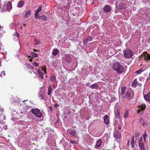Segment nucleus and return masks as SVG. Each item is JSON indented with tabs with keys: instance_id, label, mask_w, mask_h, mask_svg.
<instances>
[{
	"instance_id": "a18cd8bd",
	"label": "nucleus",
	"mask_w": 150,
	"mask_h": 150,
	"mask_svg": "<svg viewBox=\"0 0 150 150\" xmlns=\"http://www.w3.org/2000/svg\"><path fill=\"white\" fill-rule=\"evenodd\" d=\"M71 143L73 144H76V142L75 141H74L72 140H71Z\"/></svg>"
},
{
	"instance_id": "2f4dec72",
	"label": "nucleus",
	"mask_w": 150,
	"mask_h": 150,
	"mask_svg": "<svg viewBox=\"0 0 150 150\" xmlns=\"http://www.w3.org/2000/svg\"><path fill=\"white\" fill-rule=\"evenodd\" d=\"M52 88L51 86L49 87L48 88V94L49 95H50L52 93Z\"/></svg>"
},
{
	"instance_id": "052dcab7",
	"label": "nucleus",
	"mask_w": 150,
	"mask_h": 150,
	"mask_svg": "<svg viewBox=\"0 0 150 150\" xmlns=\"http://www.w3.org/2000/svg\"><path fill=\"white\" fill-rule=\"evenodd\" d=\"M139 139H140V140H142V137H140Z\"/></svg>"
},
{
	"instance_id": "f03ea898",
	"label": "nucleus",
	"mask_w": 150,
	"mask_h": 150,
	"mask_svg": "<svg viewBox=\"0 0 150 150\" xmlns=\"http://www.w3.org/2000/svg\"><path fill=\"white\" fill-rule=\"evenodd\" d=\"M123 54L125 58H128L133 56V53L130 50L128 49L123 51Z\"/></svg>"
},
{
	"instance_id": "4c0bfd02",
	"label": "nucleus",
	"mask_w": 150,
	"mask_h": 150,
	"mask_svg": "<svg viewBox=\"0 0 150 150\" xmlns=\"http://www.w3.org/2000/svg\"><path fill=\"white\" fill-rule=\"evenodd\" d=\"M135 142H131V147L133 149L135 148Z\"/></svg>"
},
{
	"instance_id": "e433bc0d",
	"label": "nucleus",
	"mask_w": 150,
	"mask_h": 150,
	"mask_svg": "<svg viewBox=\"0 0 150 150\" xmlns=\"http://www.w3.org/2000/svg\"><path fill=\"white\" fill-rule=\"evenodd\" d=\"M140 133L138 132H136L135 134V137H139Z\"/></svg>"
},
{
	"instance_id": "f8f14e48",
	"label": "nucleus",
	"mask_w": 150,
	"mask_h": 150,
	"mask_svg": "<svg viewBox=\"0 0 150 150\" xmlns=\"http://www.w3.org/2000/svg\"><path fill=\"white\" fill-rule=\"evenodd\" d=\"M104 122L107 125H108L110 123L109 117L107 115H105L104 117Z\"/></svg>"
},
{
	"instance_id": "5701e85b",
	"label": "nucleus",
	"mask_w": 150,
	"mask_h": 150,
	"mask_svg": "<svg viewBox=\"0 0 150 150\" xmlns=\"http://www.w3.org/2000/svg\"><path fill=\"white\" fill-rule=\"evenodd\" d=\"M50 80L52 82H55L56 81V79L55 76L54 75H52L50 76Z\"/></svg>"
},
{
	"instance_id": "393cba45",
	"label": "nucleus",
	"mask_w": 150,
	"mask_h": 150,
	"mask_svg": "<svg viewBox=\"0 0 150 150\" xmlns=\"http://www.w3.org/2000/svg\"><path fill=\"white\" fill-rule=\"evenodd\" d=\"M38 19H42L44 21H45L47 19V17L45 15H42L40 16H38Z\"/></svg>"
},
{
	"instance_id": "0eeeda50",
	"label": "nucleus",
	"mask_w": 150,
	"mask_h": 150,
	"mask_svg": "<svg viewBox=\"0 0 150 150\" xmlns=\"http://www.w3.org/2000/svg\"><path fill=\"white\" fill-rule=\"evenodd\" d=\"M67 132L71 135L72 137H74L76 136V131L75 129H68L67 130Z\"/></svg>"
},
{
	"instance_id": "cd10ccee",
	"label": "nucleus",
	"mask_w": 150,
	"mask_h": 150,
	"mask_svg": "<svg viewBox=\"0 0 150 150\" xmlns=\"http://www.w3.org/2000/svg\"><path fill=\"white\" fill-rule=\"evenodd\" d=\"M145 107L146 106L145 105V104H142L140 106H139V109L138 110V111L140 110H144L145 108Z\"/></svg>"
},
{
	"instance_id": "37998d69",
	"label": "nucleus",
	"mask_w": 150,
	"mask_h": 150,
	"mask_svg": "<svg viewBox=\"0 0 150 150\" xmlns=\"http://www.w3.org/2000/svg\"><path fill=\"white\" fill-rule=\"evenodd\" d=\"M14 35L16 36L18 38L19 37V34L16 32L14 34Z\"/></svg>"
},
{
	"instance_id": "4be33fe9",
	"label": "nucleus",
	"mask_w": 150,
	"mask_h": 150,
	"mask_svg": "<svg viewBox=\"0 0 150 150\" xmlns=\"http://www.w3.org/2000/svg\"><path fill=\"white\" fill-rule=\"evenodd\" d=\"M39 94L40 95L39 97L40 99L41 100L44 99V97L45 96V93H40Z\"/></svg>"
},
{
	"instance_id": "a878e982",
	"label": "nucleus",
	"mask_w": 150,
	"mask_h": 150,
	"mask_svg": "<svg viewBox=\"0 0 150 150\" xmlns=\"http://www.w3.org/2000/svg\"><path fill=\"white\" fill-rule=\"evenodd\" d=\"M145 68L144 69V67L142 68L135 71V73H137V74H140L142 72H143L144 70H145Z\"/></svg>"
},
{
	"instance_id": "7c9ffc66",
	"label": "nucleus",
	"mask_w": 150,
	"mask_h": 150,
	"mask_svg": "<svg viewBox=\"0 0 150 150\" xmlns=\"http://www.w3.org/2000/svg\"><path fill=\"white\" fill-rule=\"evenodd\" d=\"M54 132V131L51 128H47L45 130V132L47 133L49 132Z\"/></svg>"
},
{
	"instance_id": "0e129e2a",
	"label": "nucleus",
	"mask_w": 150,
	"mask_h": 150,
	"mask_svg": "<svg viewBox=\"0 0 150 150\" xmlns=\"http://www.w3.org/2000/svg\"><path fill=\"white\" fill-rule=\"evenodd\" d=\"M54 68L55 69L56 68V67L57 66H54Z\"/></svg>"
},
{
	"instance_id": "7ed1b4c3",
	"label": "nucleus",
	"mask_w": 150,
	"mask_h": 150,
	"mask_svg": "<svg viewBox=\"0 0 150 150\" xmlns=\"http://www.w3.org/2000/svg\"><path fill=\"white\" fill-rule=\"evenodd\" d=\"M45 66H43L41 67L42 71L38 69V74L39 75L40 77L42 79H43V75L46 74V69L45 68Z\"/></svg>"
},
{
	"instance_id": "3c124183",
	"label": "nucleus",
	"mask_w": 150,
	"mask_h": 150,
	"mask_svg": "<svg viewBox=\"0 0 150 150\" xmlns=\"http://www.w3.org/2000/svg\"><path fill=\"white\" fill-rule=\"evenodd\" d=\"M54 106L55 107H56L57 106H59V104H57V103L54 104Z\"/></svg>"
},
{
	"instance_id": "bf43d9fd",
	"label": "nucleus",
	"mask_w": 150,
	"mask_h": 150,
	"mask_svg": "<svg viewBox=\"0 0 150 150\" xmlns=\"http://www.w3.org/2000/svg\"><path fill=\"white\" fill-rule=\"evenodd\" d=\"M32 60V59H29V61H30V62H31Z\"/></svg>"
},
{
	"instance_id": "6e6552de",
	"label": "nucleus",
	"mask_w": 150,
	"mask_h": 150,
	"mask_svg": "<svg viewBox=\"0 0 150 150\" xmlns=\"http://www.w3.org/2000/svg\"><path fill=\"white\" fill-rule=\"evenodd\" d=\"M112 9V7L106 4L103 8V11L106 12H110Z\"/></svg>"
},
{
	"instance_id": "72a5a7b5",
	"label": "nucleus",
	"mask_w": 150,
	"mask_h": 150,
	"mask_svg": "<svg viewBox=\"0 0 150 150\" xmlns=\"http://www.w3.org/2000/svg\"><path fill=\"white\" fill-rule=\"evenodd\" d=\"M144 98L148 102H150V98L148 97V96L146 95L145 94L144 95Z\"/></svg>"
},
{
	"instance_id": "4468645a",
	"label": "nucleus",
	"mask_w": 150,
	"mask_h": 150,
	"mask_svg": "<svg viewBox=\"0 0 150 150\" xmlns=\"http://www.w3.org/2000/svg\"><path fill=\"white\" fill-rule=\"evenodd\" d=\"M139 145L141 150H145L144 144L143 142H140L139 143Z\"/></svg>"
},
{
	"instance_id": "49530a36",
	"label": "nucleus",
	"mask_w": 150,
	"mask_h": 150,
	"mask_svg": "<svg viewBox=\"0 0 150 150\" xmlns=\"http://www.w3.org/2000/svg\"><path fill=\"white\" fill-rule=\"evenodd\" d=\"M1 75H3L4 76H5V72L4 71H2L1 72Z\"/></svg>"
},
{
	"instance_id": "a19ab883",
	"label": "nucleus",
	"mask_w": 150,
	"mask_h": 150,
	"mask_svg": "<svg viewBox=\"0 0 150 150\" xmlns=\"http://www.w3.org/2000/svg\"><path fill=\"white\" fill-rule=\"evenodd\" d=\"M112 66H120V64L118 62H115L114 63Z\"/></svg>"
},
{
	"instance_id": "6ab92c4d",
	"label": "nucleus",
	"mask_w": 150,
	"mask_h": 150,
	"mask_svg": "<svg viewBox=\"0 0 150 150\" xmlns=\"http://www.w3.org/2000/svg\"><path fill=\"white\" fill-rule=\"evenodd\" d=\"M31 13V12L29 10L28 11H27L25 12V15H24V16L26 18H28L30 17V14Z\"/></svg>"
},
{
	"instance_id": "9b49d317",
	"label": "nucleus",
	"mask_w": 150,
	"mask_h": 150,
	"mask_svg": "<svg viewBox=\"0 0 150 150\" xmlns=\"http://www.w3.org/2000/svg\"><path fill=\"white\" fill-rule=\"evenodd\" d=\"M43 115L40 111V110L38 109V121H41L43 119Z\"/></svg>"
},
{
	"instance_id": "ddd939ff",
	"label": "nucleus",
	"mask_w": 150,
	"mask_h": 150,
	"mask_svg": "<svg viewBox=\"0 0 150 150\" xmlns=\"http://www.w3.org/2000/svg\"><path fill=\"white\" fill-rule=\"evenodd\" d=\"M114 112L115 116V117L117 118H119L120 117V112L117 109H115Z\"/></svg>"
},
{
	"instance_id": "79ce46f5",
	"label": "nucleus",
	"mask_w": 150,
	"mask_h": 150,
	"mask_svg": "<svg viewBox=\"0 0 150 150\" xmlns=\"http://www.w3.org/2000/svg\"><path fill=\"white\" fill-rule=\"evenodd\" d=\"M134 136L133 135L132 138V140L131 142H135L134 140Z\"/></svg>"
},
{
	"instance_id": "69168bd1",
	"label": "nucleus",
	"mask_w": 150,
	"mask_h": 150,
	"mask_svg": "<svg viewBox=\"0 0 150 150\" xmlns=\"http://www.w3.org/2000/svg\"><path fill=\"white\" fill-rule=\"evenodd\" d=\"M102 150H108V149H106V150H105V149H102Z\"/></svg>"
},
{
	"instance_id": "c756f323",
	"label": "nucleus",
	"mask_w": 150,
	"mask_h": 150,
	"mask_svg": "<svg viewBox=\"0 0 150 150\" xmlns=\"http://www.w3.org/2000/svg\"><path fill=\"white\" fill-rule=\"evenodd\" d=\"M71 147L70 145L67 144L66 146H64V150H71Z\"/></svg>"
},
{
	"instance_id": "412c9836",
	"label": "nucleus",
	"mask_w": 150,
	"mask_h": 150,
	"mask_svg": "<svg viewBox=\"0 0 150 150\" xmlns=\"http://www.w3.org/2000/svg\"><path fill=\"white\" fill-rule=\"evenodd\" d=\"M138 85L139 83L137 81V79H135L132 82V85L134 87H136Z\"/></svg>"
},
{
	"instance_id": "b1692460",
	"label": "nucleus",
	"mask_w": 150,
	"mask_h": 150,
	"mask_svg": "<svg viewBox=\"0 0 150 150\" xmlns=\"http://www.w3.org/2000/svg\"><path fill=\"white\" fill-rule=\"evenodd\" d=\"M31 111L32 113L35 115L37 117H38V109H32Z\"/></svg>"
},
{
	"instance_id": "dca6fc26",
	"label": "nucleus",
	"mask_w": 150,
	"mask_h": 150,
	"mask_svg": "<svg viewBox=\"0 0 150 150\" xmlns=\"http://www.w3.org/2000/svg\"><path fill=\"white\" fill-rule=\"evenodd\" d=\"M59 52V50H58L57 49L54 48L53 50L52 54V55L54 56H56L57 54Z\"/></svg>"
},
{
	"instance_id": "c9c22d12",
	"label": "nucleus",
	"mask_w": 150,
	"mask_h": 150,
	"mask_svg": "<svg viewBox=\"0 0 150 150\" xmlns=\"http://www.w3.org/2000/svg\"><path fill=\"white\" fill-rule=\"evenodd\" d=\"M31 54L33 57H38V54L36 53L33 52H31Z\"/></svg>"
},
{
	"instance_id": "c85d7f7f",
	"label": "nucleus",
	"mask_w": 150,
	"mask_h": 150,
	"mask_svg": "<svg viewBox=\"0 0 150 150\" xmlns=\"http://www.w3.org/2000/svg\"><path fill=\"white\" fill-rule=\"evenodd\" d=\"M92 37L90 36H88L86 39H85L84 40V43H85V42H88V41H91L92 39Z\"/></svg>"
},
{
	"instance_id": "e2e57ef3",
	"label": "nucleus",
	"mask_w": 150,
	"mask_h": 150,
	"mask_svg": "<svg viewBox=\"0 0 150 150\" xmlns=\"http://www.w3.org/2000/svg\"><path fill=\"white\" fill-rule=\"evenodd\" d=\"M33 72H34V73H38V71H36L35 72L34 71H33Z\"/></svg>"
},
{
	"instance_id": "09e8293b",
	"label": "nucleus",
	"mask_w": 150,
	"mask_h": 150,
	"mask_svg": "<svg viewBox=\"0 0 150 150\" xmlns=\"http://www.w3.org/2000/svg\"><path fill=\"white\" fill-rule=\"evenodd\" d=\"M118 9L116 8V10H115V13H117L119 12V11L118 10Z\"/></svg>"
},
{
	"instance_id": "13d9d810",
	"label": "nucleus",
	"mask_w": 150,
	"mask_h": 150,
	"mask_svg": "<svg viewBox=\"0 0 150 150\" xmlns=\"http://www.w3.org/2000/svg\"><path fill=\"white\" fill-rule=\"evenodd\" d=\"M28 67H28L30 69H32L33 68V66H28Z\"/></svg>"
},
{
	"instance_id": "4d7b16f0",
	"label": "nucleus",
	"mask_w": 150,
	"mask_h": 150,
	"mask_svg": "<svg viewBox=\"0 0 150 150\" xmlns=\"http://www.w3.org/2000/svg\"><path fill=\"white\" fill-rule=\"evenodd\" d=\"M56 116L58 118H59V113H57L56 114Z\"/></svg>"
},
{
	"instance_id": "423d86ee",
	"label": "nucleus",
	"mask_w": 150,
	"mask_h": 150,
	"mask_svg": "<svg viewBox=\"0 0 150 150\" xmlns=\"http://www.w3.org/2000/svg\"><path fill=\"white\" fill-rule=\"evenodd\" d=\"M63 60L65 63H69L71 62V59L69 55L66 54V55H64Z\"/></svg>"
},
{
	"instance_id": "a211bd4d",
	"label": "nucleus",
	"mask_w": 150,
	"mask_h": 150,
	"mask_svg": "<svg viewBox=\"0 0 150 150\" xmlns=\"http://www.w3.org/2000/svg\"><path fill=\"white\" fill-rule=\"evenodd\" d=\"M92 89H97L98 88L99 86L97 83H95L90 86Z\"/></svg>"
},
{
	"instance_id": "58836bf2",
	"label": "nucleus",
	"mask_w": 150,
	"mask_h": 150,
	"mask_svg": "<svg viewBox=\"0 0 150 150\" xmlns=\"http://www.w3.org/2000/svg\"><path fill=\"white\" fill-rule=\"evenodd\" d=\"M35 18L36 19L38 18V10L35 11Z\"/></svg>"
},
{
	"instance_id": "39448f33",
	"label": "nucleus",
	"mask_w": 150,
	"mask_h": 150,
	"mask_svg": "<svg viewBox=\"0 0 150 150\" xmlns=\"http://www.w3.org/2000/svg\"><path fill=\"white\" fill-rule=\"evenodd\" d=\"M134 96V93L131 90L127 91L125 93V96L130 99L132 98Z\"/></svg>"
},
{
	"instance_id": "774afa93",
	"label": "nucleus",
	"mask_w": 150,
	"mask_h": 150,
	"mask_svg": "<svg viewBox=\"0 0 150 150\" xmlns=\"http://www.w3.org/2000/svg\"><path fill=\"white\" fill-rule=\"evenodd\" d=\"M24 26H26V25L25 24H24Z\"/></svg>"
},
{
	"instance_id": "ea45409f",
	"label": "nucleus",
	"mask_w": 150,
	"mask_h": 150,
	"mask_svg": "<svg viewBox=\"0 0 150 150\" xmlns=\"http://www.w3.org/2000/svg\"><path fill=\"white\" fill-rule=\"evenodd\" d=\"M42 8V6H39V8H38V13L41 11Z\"/></svg>"
},
{
	"instance_id": "1a4fd4ad",
	"label": "nucleus",
	"mask_w": 150,
	"mask_h": 150,
	"mask_svg": "<svg viewBox=\"0 0 150 150\" xmlns=\"http://www.w3.org/2000/svg\"><path fill=\"white\" fill-rule=\"evenodd\" d=\"M141 57L142 58L147 61L149 60H150V55L148 54L146 52L144 53L143 55H142Z\"/></svg>"
},
{
	"instance_id": "2eb2a0df",
	"label": "nucleus",
	"mask_w": 150,
	"mask_h": 150,
	"mask_svg": "<svg viewBox=\"0 0 150 150\" xmlns=\"http://www.w3.org/2000/svg\"><path fill=\"white\" fill-rule=\"evenodd\" d=\"M25 1L23 0L20 1L17 5V7L18 8H21L25 4Z\"/></svg>"
},
{
	"instance_id": "8fccbe9b",
	"label": "nucleus",
	"mask_w": 150,
	"mask_h": 150,
	"mask_svg": "<svg viewBox=\"0 0 150 150\" xmlns=\"http://www.w3.org/2000/svg\"><path fill=\"white\" fill-rule=\"evenodd\" d=\"M146 95H147L148 96V97H149L150 98V92L148 93Z\"/></svg>"
},
{
	"instance_id": "f704fd0d",
	"label": "nucleus",
	"mask_w": 150,
	"mask_h": 150,
	"mask_svg": "<svg viewBox=\"0 0 150 150\" xmlns=\"http://www.w3.org/2000/svg\"><path fill=\"white\" fill-rule=\"evenodd\" d=\"M40 93H45V87L44 86H43L41 87L40 88Z\"/></svg>"
},
{
	"instance_id": "c03bdc74",
	"label": "nucleus",
	"mask_w": 150,
	"mask_h": 150,
	"mask_svg": "<svg viewBox=\"0 0 150 150\" xmlns=\"http://www.w3.org/2000/svg\"><path fill=\"white\" fill-rule=\"evenodd\" d=\"M146 133H145V134H144L143 135V138H144V139L145 141V140H146Z\"/></svg>"
},
{
	"instance_id": "5fc2aeb1",
	"label": "nucleus",
	"mask_w": 150,
	"mask_h": 150,
	"mask_svg": "<svg viewBox=\"0 0 150 150\" xmlns=\"http://www.w3.org/2000/svg\"><path fill=\"white\" fill-rule=\"evenodd\" d=\"M59 121V118H58V119H57V121H56V122H55V123L57 124V123H58Z\"/></svg>"
},
{
	"instance_id": "680f3d73",
	"label": "nucleus",
	"mask_w": 150,
	"mask_h": 150,
	"mask_svg": "<svg viewBox=\"0 0 150 150\" xmlns=\"http://www.w3.org/2000/svg\"><path fill=\"white\" fill-rule=\"evenodd\" d=\"M33 51H34V52H36L37 51V50L36 49H34L33 50Z\"/></svg>"
},
{
	"instance_id": "473e14b6",
	"label": "nucleus",
	"mask_w": 150,
	"mask_h": 150,
	"mask_svg": "<svg viewBox=\"0 0 150 150\" xmlns=\"http://www.w3.org/2000/svg\"><path fill=\"white\" fill-rule=\"evenodd\" d=\"M129 111L128 110H126L124 114V117L126 118L128 117L129 115Z\"/></svg>"
},
{
	"instance_id": "603ef678",
	"label": "nucleus",
	"mask_w": 150,
	"mask_h": 150,
	"mask_svg": "<svg viewBox=\"0 0 150 150\" xmlns=\"http://www.w3.org/2000/svg\"><path fill=\"white\" fill-rule=\"evenodd\" d=\"M34 39V41H36V42H35V44H38V41H37L36 39V38H35Z\"/></svg>"
},
{
	"instance_id": "aec40b11",
	"label": "nucleus",
	"mask_w": 150,
	"mask_h": 150,
	"mask_svg": "<svg viewBox=\"0 0 150 150\" xmlns=\"http://www.w3.org/2000/svg\"><path fill=\"white\" fill-rule=\"evenodd\" d=\"M6 9L8 10H9L12 9L11 3L10 1H8L6 5Z\"/></svg>"
},
{
	"instance_id": "6e6d98bb",
	"label": "nucleus",
	"mask_w": 150,
	"mask_h": 150,
	"mask_svg": "<svg viewBox=\"0 0 150 150\" xmlns=\"http://www.w3.org/2000/svg\"><path fill=\"white\" fill-rule=\"evenodd\" d=\"M90 84L89 83H88L86 84V86H88Z\"/></svg>"
},
{
	"instance_id": "864d4df0",
	"label": "nucleus",
	"mask_w": 150,
	"mask_h": 150,
	"mask_svg": "<svg viewBox=\"0 0 150 150\" xmlns=\"http://www.w3.org/2000/svg\"><path fill=\"white\" fill-rule=\"evenodd\" d=\"M121 129V126L120 125H119L118 127V129L119 130H120Z\"/></svg>"
},
{
	"instance_id": "338daca9",
	"label": "nucleus",
	"mask_w": 150,
	"mask_h": 150,
	"mask_svg": "<svg viewBox=\"0 0 150 150\" xmlns=\"http://www.w3.org/2000/svg\"><path fill=\"white\" fill-rule=\"evenodd\" d=\"M25 101H26V100H25L23 101V102H25Z\"/></svg>"
},
{
	"instance_id": "9d476101",
	"label": "nucleus",
	"mask_w": 150,
	"mask_h": 150,
	"mask_svg": "<svg viewBox=\"0 0 150 150\" xmlns=\"http://www.w3.org/2000/svg\"><path fill=\"white\" fill-rule=\"evenodd\" d=\"M102 143V141L100 139H99L96 142V144L94 148L96 149H98L101 146Z\"/></svg>"
},
{
	"instance_id": "de8ad7c7",
	"label": "nucleus",
	"mask_w": 150,
	"mask_h": 150,
	"mask_svg": "<svg viewBox=\"0 0 150 150\" xmlns=\"http://www.w3.org/2000/svg\"><path fill=\"white\" fill-rule=\"evenodd\" d=\"M49 109L50 110V111H52V107L51 106L49 107Z\"/></svg>"
},
{
	"instance_id": "f257e3e1",
	"label": "nucleus",
	"mask_w": 150,
	"mask_h": 150,
	"mask_svg": "<svg viewBox=\"0 0 150 150\" xmlns=\"http://www.w3.org/2000/svg\"><path fill=\"white\" fill-rule=\"evenodd\" d=\"M115 4L116 7L119 10L125 9L126 8L125 1L122 0H120L119 1H116Z\"/></svg>"
},
{
	"instance_id": "f3484780",
	"label": "nucleus",
	"mask_w": 150,
	"mask_h": 150,
	"mask_svg": "<svg viewBox=\"0 0 150 150\" xmlns=\"http://www.w3.org/2000/svg\"><path fill=\"white\" fill-rule=\"evenodd\" d=\"M114 137L120 139L121 137V134L119 132H116L114 134Z\"/></svg>"
},
{
	"instance_id": "20e7f679",
	"label": "nucleus",
	"mask_w": 150,
	"mask_h": 150,
	"mask_svg": "<svg viewBox=\"0 0 150 150\" xmlns=\"http://www.w3.org/2000/svg\"><path fill=\"white\" fill-rule=\"evenodd\" d=\"M112 68L118 73H122L124 69L123 66H112Z\"/></svg>"
},
{
	"instance_id": "bb28decb",
	"label": "nucleus",
	"mask_w": 150,
	"mask_h": 150,
	"mask_svg": "<svg viewBox=\"0 0 150 150\" xmlns=\"http://www.w3.org/2000/svg\"><path fill=\"white\" fill-rule=\"evenodd\" d=\"M126 89V87L125 86L122 87L121 88V93L122 95H123L125 92V90Z\"/></svg>"
}]
</instances>
